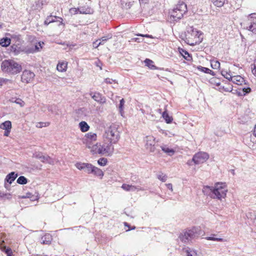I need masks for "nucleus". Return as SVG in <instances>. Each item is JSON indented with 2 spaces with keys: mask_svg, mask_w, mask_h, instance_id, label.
<instances>
[{
  "mask_svg": "<svg viewBox=\"0 0 256 256\" xmlns=\"http://www.w3.org/2000/svg\"><path fill=\"white\" fill-rule=\"evenodd\" d=\"M122 188L126 191H140L143 190V189L140 186H135L128 184H124L122 186Z\"/></svg>",
  "mask_w": 256,
  "mask_h": 256,
  "instance_id": "obj_19",
  "label": "nucleus"
},
{
  "mask_svg": "<svg viewBox=\"0 0 256 256\" xmlns=\"http://www.w3.org/2000/svg\"><path fill=\"white\" fill-rule=\"evenodd\" d=\"M70 12L71 14H76L78 12L80 13V8H71L70 10Z\"/></svg>",
  "mask_w": 256,
  "mask_h": 256,
  "instance_id": "obj_44",
  "label": "nucleus"
},
{
  "mask_svg": "<svg viewBox=\"0 0 256 256\" xmlns=\"http://www.w3.org/2000/svg\"><path fill=\"white\" fill-rule=\"evenodd\" d=\"M243 90L246 93H248L250 92L251 90L250 88H244Z\"/></svg>",
  "mask_w": 256,
  "mask_h": 256,
  "instance_id": "obj_55",
  "label": "nucleus"
},
{
  "mask_svg": "<svg viewBox=\"0 0 256 256\" xmlns=\"http://www.w3.org/2000/svg\"><path fill=\"white\" fill-rule=\"evenodd\" d=\"M162 116L167 124H170L173 120L172 117L168 114L166 110L162 112Z\"/></svg>",
  "mask_w": 256,
  "mask_h": 256,
  "instance_id": "obj_28",
  "label": "nucleus"
},
{
  "mask_svg": "<svg viewBox=\"0 0 256 256\" xmlns=\"http://www.w3.org/2000/svg\"><path fill=\"white\" fill-rule=\"evenodd\" d=\"M198 228L193 227L191 229L186 230L180 233L179 238L184 242H188L196 236L198 234Z\"/></svg>",
  "mask_w": 256,
  "mask_h": 256,
  "instance_id": "obj_5",
  "label": "nucleus"
},
{
  "mask_svg": "<svg viewBox=\"0 0 256 256\" xmlns=\"http://www.w3.org/2000/svg\"><path fill=\"white\" fill-rule=\"evenodd\" d=\"M186 256H197L196 252L194 250H190V249L186 250Z\"/></svg>",
  "mask_w": 256,
  "mask_h": 256,
  "instance_id": "obj_42",
  "label": "nucleus"
},
{
  "mask_svg": "<svg viewBox=\"0 0 256 256\" xmlns=\"http://www.w3.org/2000/svg\"><path fill=\"white\" fill-rule=\"evenodd\" d=\"M12 127V122L10 120L5 121L0 125V128L5 130L4 135L6 136H9Z\"/></svg>",
  "mask_w": 256,
  "mask_h": 256,
  "instance_id": "obj_14",
  "label": "nucleus"
},
{
  "mask_svg": "<svg viewBox=\"0 0 256 256\" xmlns=\"http://www.w3.org/2000/svg\"><path fill=\"white\" fill-rule=\"evenodd\" d=\"M218 90L222 92H230L233 90V86L230 82L224 80L221 82Z\"/></svg>",
  "mask_w": 256,
  "mask_h": 256,
  "instance_id": "obj_12",
  "label": "nucleus"
},
{
  "mask_svg": "<svg viewBox=\"0 0 256 256\" xmlns=\"http://www.w3.org/2000/svg\"><path fill=\"white\" fill-rule=\"evenodd\" d=\"M209 158V154L202 152L196 153L192 158V161L196 164H202L206 162Z\"/></svg>",
  "mask_w": 256,
  "mask_h": 256,
  "instance_id": "obj_7",
  "label": "nucleus"
},
{
  "mask_svg": "<svg viewBox=\"0 0 256 256\" xmlns=\"http://www.w3.org/2000/svg\"><path fill=\"white\" fill-rule=\"evenodd\" d=\"M137 40H138L137 38H134V41L136 42Z\"/></svg>",
  "mask_w": 256,
  "mask_h": 256,
  "instance_id": "obj_60",
  "label": "nucleus"
},
{
  "mask_svg": "<svg viewBox=\"0 0 256 256\" xmlns=\"http://www.w3.org/2000/svg\"><path fill=\"white\" fill-rule=\"evenodd\" d=\"M180 54L182 56L187 60L190 61L191 60L192 58L188 52L184 49H179Z\"/></svg>",
  "mask_w": 256,
  "mask_h": 256,
  "instance_id": "obj_30",
  "label": "nucleus"
},
{
  "mask_svg": "<svg viewBox=\"0 0 256 256\" xmlns=\"http://www.w3.org/2000/svg\"><path fill=\"white\" fill-rule=\"evenodd\" d=\"M211 67L214 70H219L220 66V62L217 60H210Z\"/></svg>",
  "mask_w": 256,
  "mask_h": 256,
  "instance_id": "obj_33",
  "label": "nucleus"
},
{
  "mask_svg": "<svg viewBox=\"0 0 256 256\" xmlns=\"http://www.w3.org/2000/svg\"><path fill=\"white\" fill-rule=\"evenodd\" d=\"M90 149V152L93 154H102V150H101V144L100 142H96L95 144L90 146V148H88Z\"/></svg>",
  "mask_w": 256,
  "mask_h": 256,
  "instance_id": "obj_17",
  "label": "nucleus"
},
{
  "mask_svg": "<svg viewBox=\"0 0 256 256\" xmlns=\"http://www.w3.org/2000/svg\"><path fill=\"white\" fill-rule=\"evenodd\" d=\"M216 6L222 7L224 6L226 0H210Z\"/></svg>",
  "mask_w": 256,
  "mask_h": 256,
  "instance_id": "obj_35",
  "label": "nucleus"
},
{
  "mask_svg": "<svg viewBox=\"0 0 256 256\" xmlns=\"http://www.w3.org/2000/svg\"><path fill=\"white\" fill-rule=\"evenodd\" d=\"M124 104V98H122L120 100V103L119 104V109H120V111L122 112L123 110Z\"/></svg>",
  "mask_w": 256,
  "mask_h": 256,
  "instance_id": "obj_47",
  "label": "nucleus"
},
{
  "mask_svg": "<svg viewBox=\"0 0 256 256\" xmlns=\"http://www.w3.org/2000/svg\"><path fill=\"white\" fill-rule=\"evenodd\" d=\"M50 157L49 156H43L42 157V162H48V159H50Z\"/></svg>",
  "mask_w": 256,
  "mask_h": 256,
  "instance_id": "obj_54",
  "label": "nucleus"
},
{
  "mask_svg": "<svg viewBox=\"0 0 256 256\" xmlns=\"http://www.w3.org/2000/svg\"><path fill=\"white\" fill-rule=\"evenodd\" d=\"M140 36H146V38H149V37H150V36H148V35H147V34H146V35H142V34H140Z\"/></svg>",
  "mask_w": 256,
  "mask_h": 256,
  "instance_id": "obj_57",
  "label": "nucleus"
},
{
  "mask_svg": "<svg viewBox=\"0 0 256 256\" xmlns=\"http://www.w3.org/2000/svg\"><path fill=\"white\" fill-rule=\"evenodd\" d=\"M1 68L4 72L16 74L22 71V66L12 60H6L2 62Z\"/></svg>",
  "mask_w": 256,
  "mask_h": 256,
  "instance_id": "obj_3",
  "label": "nucleus"
},
{
  "mask_svg": "<svg viewBox=\"0 0 256 256\" xmlns=\"http://www.w3.org/2000/svg\"><path fill=\"white\" fill-rule=\"evenodd\" d=\"M75 166L80 170H85V171L88 174L92 172V168L94 166L91 164L84 162H77Z\"/></svg>",
  "mask_w": 256,
  "mask_h": 256,
  "instance_id": "obj_11",
  "label": "nucleus"
},
{
  "mask_svg": "<svg viewBox=\"0 0 256 256\" xmlns=\"http://www.w3.org/2000/svg\"><path fill=\"white\" fill-rule=\"evenodd\" d=\"M161 148L164 152L168 154L170 156L173 155L175 152V151L173 149L170 148L168 147L162 146Z\"/></svg>",
  "mask_w": 256,
  "mask_h": 256,
  "instance_id": "obj_36",
  "label": "nucleus"
},
{
  "mask_svg": "<svg viewBox=\"0 0 256 256\" xmlns=\"http://www.w3.org/2000/svg\"><path fill=\"white\" fill-rule=\"evenodd\" d=\"M212 193V197L213 198H216L222 200L226 197L228 192L227 186L226 183L217 182L214 184V187L206 186Z\"/></svg>",
  "mask_w": 256,
  "mask_h": 256,
  "instance_id": "obj_2",
  "label": "nucleus"
},
{
  "mask_svg": "<svg viewBox=\"0 0 256 256\" xmlns=\"http://www.w3.org/2000/svg\"><path fill=\"white\" fill-rule=\"evenodd\" d=\"M98 163L100 166H105L108 164V160L104 158H100L98 160Z\"/></svg>",
  "mask_w": 256,
  "mask_h": 256,
  "instance_id": "obj_39",
  "label": "nucleus"
},
{
  "mask_svg": "<svg viewBox=\"0 0 256 256\" xmlns=\"http://www.w3.org/2000/svg\"><path fill=\"white\" fill-rule=\"evenodd\" d=\"M114 82L115 80L110 78H106L104 80V82L107 84H112L113 82Z\"/></svg>",
  "mask_w": 256,
  "mask_h": 256,
  "instance_id": "obj_49",
  "label": "nucleus"
},
{
  "mask_svg": "<svg viewBox=\"0 0 256 256\" xmlns=\"http://www.w3.org/2000/svg\"><path fill=\"white\" fill-rule=\"evenodd\" d=\"M158 180H160V181L162 182H165L166 180L167 179V176L166 174L160 173L157 176Z\"/></svg>",
  "mask_w": 256,
  "mask_h": 256,
  "instance_id": "obj_41",
  "label": "nucleus"
},
{
  "mask_svg": "<svg viewBox=\"0 0 256 256\" xmlns=\"http://www.w3.org/2000/svg\"><path fill=\"white\" fill-rule=\"evenodd\" d=\"M6 35H7V36H10V34H8V33H7V34H6Z\"/></svg>",
  "mask_w": 256,
  "mask_h": 256,
  "instance_id": "obj_59",
  "label": "nucleus"
},
{
  "mask_svg": "<svg viewBox=\"0 0 256 256\" xmlns=\"http://www.w3.org/2000/svg\"><path fill=\"white\" fill-rule=\"evenodd\" d=\"M44 44V42H39L35 46V48L36 51H39L42 48V45Z\"/></svg>",
  "mask_w": 256,
  "mask_h": 256,
  "instance_id": "obj_45",
  "label": "nucleus"
},
{
  "mask_svg": "<svg viewBox=\"0 0 256 256\" xmlns=\"http://www.w3.org/2000/svg\"><path fill=\"white\" fill-rule=\"evenodd\" d=\"M254 134L256 138V125H255L254 128Z\"/></svg>",
  "mask_w": 256,
  "mask_h": 256,
  "instance_id": "obj_56",
  "label": "nucleus"
},
{
  "mask_svg": "<svg viewBox=\"0 0 256 256\" xmlns=\"http://www.w3.org/2000/svg\"><path fill=\"white\" fill-rule=\"evenodd\" d=\"M42 244H49V242H45L44 241H43Z\"/></svg>",
  "mask_w": 256,
  "mask_h": 256,
  "instance_id": "obj_58",
  "label": "nucleus"
},
{
  "mask_svg": "<svg viewBox=\"0 0 256 256\" xmlns=\"http://www.w3.org/2000/svg\"><path fill=\"white\" fill-rule=\"evenodd\" d=\"M198 68L199 70H201L202 72H204V73L208 74L212 76L215 75V73L214 72H213L212 70H210V69H209L207 68H204V67H202V66H199Z\"/></svg>",
  "mask_w": 256,
  "mask_h": 256,
  "instance_id": "obj_34",
  "label": "nucleus"
},
{
  "mask_svg": "<svg viewBox=\"0 0 256 256\" xmlns=\"http://www.w3.org/2000/svg\"><path fill=\"white\" fill-rule=\"evenodd\" d=\"M101 150H102V155L111 156L114 152V148L113 144L109 142H104L101 144Z\"/></svg>",
  "mask_w": 256,
  "mask_h": 256,
  "instance_id": "obj_9",
  "label": "nucleus"
},
{
  "mask_svg": "<svg viewBox=\"0 0 256 256\" xmlns=\"http://www.w3.org/2000/svg\"><path fill=\"white\" fill-rule=\"evenodd\" d=\"M98 40H96V42H93V46L95 48H98V46H100V44H104V43H102V42H98Z\"/></svg>",
  "mask_w": 256,
  "mask_h": 256,
  "instance_id": "obj_48",
  "label": "nucleus"
},
{
  "mask_svg": "<svg viewBox=\"0 0 256 256\" xmlns=\"http://www.w3.org/2000/svg\"><path fill=\"white\" fill-rule=\"evenodd\" d=\"M17 176V174H16L14 172H11L10 174L6 176L5 180L10 184H11L12 182L15 180Z\"/></svg>",
  "mask_w": 256,
  "mask_h": 256,
  "instance_id": "obj_26",
  "label": "nucleus"
},
{
  "mask_svg": "<svg viewBox=\"0 0 256 256\" xmlns=\"http://www.w3.org/2000/svg\"><path fill=\"white\" fill-rule=\"evenodd\" d=\"M111 37H108V36H104L101 39L98 40L100 42H102V43H104V42H105L108 39L110 38Z\"/></svg>",
  "mask_w": 256,
  "mask_h": 256,
  "instance_id": "obj_51",
  "label": "nucleus"
},
{
  "mask_svg": "<svg viewBox=\"0 0 256 256\" xmlns=\"http://www.w3.org/2000/svg\"><path fill=\"white\" fill-rule=\"evenodd\" d=\"M120 138V132L115 124L109 126L105 130L102 135L103 142H109L113 145L118 142Z\"/></svg>",
  "mask_w": 256,
  "mask_h": 256,
  "instance_id": "obj_1",
  "label": "nucleus"
},
{
  "mask_svg": "<svg viewBox=\"0 0 256 256\" xmlns=\"http://www.w3.org/2000/svg\"><path fill=\"white\" fill-rule=\"evenodd\" d=\"M96 134L93 132H89L86 134L84 139V143L86 145L87 148H90L92 144L97 140Z\"/></svg>",
  "mask_w": 256,
  "mask_h": 256,
  "instance_id": "obj_8",
  "label": "nucleus"
},
{
  "mask_svg": "<svg viewBox=\"0 0 256 256\" xmlns=\"http://www.w3.org/2000/svg\"><path fill=\"white\" fill-rule=\"evenodd\" d=\"M17 182L20 184H24L28 182V180L24 176H20L17 180Z\"/></svg>",
  "mask_w": 256,
  "mask_h": 256,
  "instance_id": "obj_37",
  "label": "nucleus"
},
{
  "mask_svg": "<svg viewBox=\"0 0 256 256\" xmlns=\"http://www.w3.org/2000/svg\"><path fill=\"white\" fill-rule=\"evenodd\" d=\"M146 148L151 152H154L156 148L154 145L156 144L155 138L152 136H146Z\"/></svg>",
  "mask_w": 256,
  "mask_h": 256,
  "instance_id": "obj_13",
  "label": "nucleus"
},
{
  "mask_svg": "<svg viewBox=\"0 0 256 256\" xmlns=\"http://www.w3.org/2000/svg\"><path fill=\"white\" fill-rule=\"evenodd\" d=\"M124 226H125V227H126L128 228V229H126V231H129L130 228V226L129 225V224L128 223H127L126 222H124ZM135 228V227L134 226V228H131V230H134Z\"/></svg>",
  "mask_w": 256,
  "mask_h": 256,
  "instance_id": "obj_50",
  "label": "nucleus"
},
{
  "mask_svg": "<svg viewBox=\"0 0 256 256\" xmlns=\"http://www.w3.org/2000/svg\"><path fill=\"white\" fill-rule=\"evenodd\" d=\"M201 34L196 30L192 29L190 32L186 35V42L190 46H194L201 42L202 38H200Z\"/></svg>",
  "mask_w": 256,
  "mask_h": 256,
  "instance_id": "obj_6",
  "label": "nucleus"
},
{
  "mask_svg": "<svg viewBox=\"0 0 256 256\" xmlns=\"http://www.w3.org/2000/svg\"><path fill=\"white\" fill-rule=\"evenodd\" d=\"M14 102L21 107H23L25 105V102L20 98H16Z\"/></svg>",
  "mask_w": 256,
  "mask_h": 256,
  "instance_id": "obj_43",
  "label": "nucleus"
},
{
  "mask_svg": "<svg viewBox=\"0 0 256 256\" xmlns=\"http://www.w3.org/2000/svg\"><path fill=\"white\" fill-rule=\"evenodd\" d=\"M50 124L49 122H39L36 124V127L38 128H42L43 127L48 126Z\"/></svg>",
  "mask_w": 256,
  "mask_h": 256,
  "instance_id": "obj_40",
  "label": "nucleus"
},
{
  "mask_svg": "<svg viewBox=\"0 0 256 256\" xmlns=\"http://www.w3.org/2000/svg\"><path fill=\"white\" fill-rule=\"evenodd\" d=\"M80 14H93L94 10L90 6H83L79 8Z\"/></svg>",
  "mask_w": 256,
  "mask_h": 256,
  "instance_id": "obj_21",
  "label": "nucleus"
},
{
  "mask_svg": "<svg viewBox=\"0 0 256 256\" xmlns=\"http://www.w3.org/2000/svg\"><path fill=\"white\" fill-rule=\"evenodd\" d=\"M186 11V4L182 2L179 3L170 12V18L174 21L180 20L183 17L184 14Z\"/></svg>",
  "mask_w": 256,
  "mask_h": 256,
  "instance_id": "obj_4",
  "label": "nucleus"
},
{
  "mask_svg": "<svg viewBox=\"0 0 256 256\" xmlns=\"http://www.w3.org/2000/svg\"><path fill=\"white\" fill-rule=\"evenodd\" d=\"M79 126L81 131L82 132H86L88 131L90 128L89 126L84 121L81 122L79 124Z\"/></svg>",
  "mask_w": 256,
  "mask_h": 256,
  "instance_id": "obj_31",
  "label": "nucleus"
},
{
  "mask_svg": "<svg viewBox=\"0 0 256 256\" xmlns=\"http://www.w3.org/2000/svg\"><path fill=\"white\" fill-rule=\"evenodd\" d=\"M144 62L146 66L150 69L156 70L158 68L154 64V62L150 59L146 58Z\"/></svg>",
  "mask_w": 256,
  "mask_h": 256,
  "instance_id": "obj_29",
  "label": "nucleus"
},
{
  "mask_svg": "<svg viewBox=\"0 0 256 256\" xmlns=\"http://www.w3.org/2000/svg\"><path fill=\"white\" fill-rule=\"evenodd\" d=\"M221 74L224 78L228 80L229 81H230L233 76H234V72H231L229 69L222 70L221 71Z\"/></svg>",
  "mask_w": 256,
  "mask_h": 256,
  "instance_id": "obj_23",
  "label": "nucleus"
},
{
  "mask_svg": "<svg viewBox=\"0 0 256 256\" xmlns=\"http://www.w3.org/2000/svg\"><path fill=\"white\" fill-rule=\"evenodd\" d=\"M230 81H232L233 83L240 86H242L244 84H245V80L244 78L240 75H234L233 76Z\"/></svg>",
  "mask_w": 256,
  "mask_h": 256,
  "instance_id": "obj_22",
  "label": "nucleus"
},
{
  "mask_svg": "<svg viewBox=\"0 0 256 256\" xmlns=\"http://www.w3.org/2000/svg\"><path fill=\"white\" fill-rule=\"evenodd\" d=\"M90 95L95 101L98 103L104 104L106 102V98L99 92H91Z\"/></svg>",
  "mask_w": 256,
  "mask_h": 256,
  "instance_id": "obj_16",
  "label": "nucleus"
},
{
  "mask_svg": "<svg viewBox=\"0 0 256 256\" xmlns=\"http://www.w3.org/2000/svg\"><path fill=\"white\" fill-rule=\"evenodd\" d=\"M209 82L212 85L217 87L218 89V87H220L221 83L220 80L219 78L216 77H212L210 78Z\"/></svg>",
  "mask_w": 256,
  "mask_h": 256,
  "instance_id": "obj_27",
  "label": "nucleus"
},
{
  "mask_svg": "<svg viewBox=\"0 0 256 256\" xmlns=\"http://www.w3.org/2000/svg\"><path fill=\"white\" fill-rule=\"evenodd\" d=\"M68 64V63L66 61H60L57 64L56 69L60 72H65L67 70Z\"/></svg>",
  "mask_w": 256,
  "mask_h": 256,
  "instance_id": "obj_20",
  "label": "nucleus"
},
{
  "mask_svg": "<svg viewBox=\"0 0 256 256\" xmlns=\"http://www.w3.org/2000/svg\"><path fill=\"white\" fill-rule=\"evenodd\" d=\"M11 43V38L5 37L0 39V46L2 47H8Z\"/></svg>",
  "mask_w": 256,
  "mask_h": 256,
  "instance_id": "obj_24",
  "label": "nucleus"
},
{
  "mask_svg": "<svg viewBox=\"0 0 256 256\" xmlns=\"http://www.w3.org/2000/svg\"><path fill=\"white\" fill-rule=\"evenodd\" d=\"M16 50V46L13 44L10 46V50L15 52Z\"/></svg>",
  "mask_w": 256,
  "mask_h": 256,
  "instance_id": "obj_52",
  "label": "nucleus"
},
{
  "mask_svg": "<svg viewBox=\"0 0 256 256\" xmlns=\"http://www.w3.org/2000/svg\"><path fill=\"white\" fill-rule=\"evenodd\" d=\"M22 198H29L32 200H38V195H34L31 192H28L26 194V195L21 196Z\"/></svg>",
  "mask_w": 256,
  "mask_h": 256,
  "instance_id": "obj_32",
  "label": "nucleus"
},
{
  "mask_svg": "<svg viewBox=\"0 0 256 256\" xmlns=\"http://www.w3.org/2000/svg\"><path fill=\"white\" fill-rule=\"evenodd\" d=\"M54 18L58 19V21L60 22V24L64 25L62 22L63 19L62 18L56 16H53L52 14L46 17V20L44 22V24L46 26H48L50 24L55 22L56 20Z\"/></svg>",
  "mask_w": 256,
  "mask_h": 256,
  "instance_id": "obj_18",
  "label": "nucleus"
},
{
  "mask_svg": "<svg viewBox=\"0 0 256 256\" xmlns=\"http://www.w3.org/2000/svg\"><path fill=\"white\" fill-rule=\"evenodd\" d=\"M94 176L100 178L102 179L104 175V172L102 170L95 166H94V168H92V172Z\"/></svg>",
  "mask_w": 256,
  "mask_h": 256,
  "instance_id": "obj_25",
  "label": "nucleus"
},
{
  "mask_svg": "<svg viewBox=\"0 0 256 256\" xmlns=\"http://www.w3.org/2000/svg\"><path fill=\"white\" fill-rule=\"evenodd\" d=\"M250 25L248 26V30L256 34V14H250Z\"/></svg>",
  "mask_w": 256,
  "mask_h": 256,
  "instance_id": "obj_15",
  "label": "nucleus"
},
{
  "mask_svg": "<svg viewBox=\"0 0 256 256\" xmlns=\"http://www.w3.org/2000/svg\"><path fill=\"white\" fill-rule=\"evenodd\" d=\"M166 186L168 188L171 190V191H172V184H166Z\"/></svg>",
  "mask_w": 256,
  "mask_h": 256,
  "instance_id": "obj_53",
  "label": "nucleus"
},
{
  "mask_svg": "<svg viewBox=\"0 0 256 256\" xmlns=\"http://www.w3.org/2000/svg\"><path fill=\"white\" fill-rule=\"evenodd\" d=\"M207 240H216L218 242H224L226 241L223 238H216L214 237H208L207 238Z\"/></svg>",
  "mask_w": 256,
  "mask_h": 256,
  "instance_id": "obj_46",
  "label": "nucleus"
},
{
  "mask_svg": "<svg viewBox=\"0 0 256 256\" xmlns=\"http://www.w3.org/2000/svg\"><path fill=\"white\" fill-rule=\"evenodd\" d=\"M2 248V250L6 254L7 256H12L13 252L10 248L4 246Z\"/></svg>",
  "mask_w": 256,
  "mask_h": 256,
  "instance_id": "obj_38",
  "label": "nucleus"
},
{
  "mask_svg": "<svg viewBox=\"0 0 256 256\" xmlns=\"http://www.w3.org/2000/svg\"><path fill=\"white\" fill-rule=\"evenodd\" d=\"M35 76L34 74L28 70L23 71L21 76V80L22 82L28 84L32 82Z\"/></svg>",
  "mask_w": 256,
  "mask_h": 256,
  "instance_id": "obj_10",
  "label": "nucleus"
}]
</instances>
